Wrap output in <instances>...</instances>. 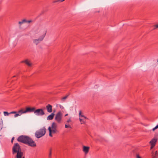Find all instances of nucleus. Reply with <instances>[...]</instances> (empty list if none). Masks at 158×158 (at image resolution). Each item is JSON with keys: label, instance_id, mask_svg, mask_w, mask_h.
<instances>
[{"label": "nucleus", "instance_id": "nucleus-1", "mask_svg": "<svg viewBox=\"0 0 158 158\" xmlns=\"http://www.w3.org/2000/svg\"><path fill=\"white\" fill-rule=\"evenodd\" d=\"M17 141L19 142L27 144L32 147H35L36 146L35 142L31 138L27 136L20 135L18 137Z\"/></svg>", "mask_w": 158, "mask_h": 158}, {"label": "nucleus", "instance_id": "nucleus-2", "mask_svg": "<svg viewBox=\"0 0 158 158\" xmlns=\"http://www.w3.org/2000/svg\"><path fill=\"white\" fill-rule=\"evenodd\" d=\"M41 31L43 32V34L40 36L38 39L33 40V43L36 45L43 40L46 35L47 33V30H46L45 29H42Z\"/></svg>", "mask_w": 158, "mask_h": 158}, {"label": "nucleus", "instance_id": "nucleus-3", "mask_svg": "<svg viewBox=\"0 0 158 158\" xmlns=\"http://www.w3.org/2000/svg\"><path fill=\"white\" fill-rule=\"evenodd\" d=\"M46 130L44 127H43L41 129H40L38 131H37L35 133V136L37 138H39L43 135L46 133Z\"/></svg>", "mask_w": 158, "mask_h": 158}, {"label": "nucleus", "instance_id": "nucleus-4", "mask_svg": "<svg viewBox=\"0 0 158 158\" xmlns=\"http://www.w3.org/2000/svg\"><path fill=\"white\" fill-rule=\"evenodd\" d=\"M22 149L19 145L18 143H15L12 148V153L13 154L19 153H22Z\"/></svg>", "mask_w": 158, "mask_h": 158}, {"label": "nucleus", "instance_id": "nucleus-5", "mask_svg": "<svg viewBox=\"0 0 158 158\" xmlns=\"http://www.w3.org/2000/svg\"><path fill=\"white\" fill-rule=\"evenodd\" d=\"M80 116V122L81 124H85L86 123V119H88V118L84 115H83V114H82L81 111L80 110L79 113Z\"/></svg>", "mask_w": 158, "mask_h": 158}, {"label": "nucleus", "instance_id": "nucleus-6", "mask_svg": "<svg viewBox=\"0 0 158 158\" xmlns=\"http://www.w3.org/2000/svg\"><path fill=\"white\" fill-rule=\"evenodd\" d=\"M62 117V114L61 112H58L56 114L55 120L59 123H61Z\"/></svg>", "mask_w": 158, "mask_h": 158}, {"label": "nucleus", "instance_id": "nucleus-7", "mask_svg": "<svg viewBox=\"0 0 158 158\" xmlns=\"http://www.w3.org/2000/svg\"><path fill=\"white\" fill-rule=\"evenodd\" d=\"M34 114L37 116H42L45 114V113L42 109H38L35 110Z\"/></svg>", "mask_w": 158, "mask_h": 158}, {"label": "nucleus", "instance_id": "nucleus-8", "mask_svg": "<svg viewBox=\"0 0 158 158\" xmlns=\"http://www.w3.org/2000/svg\"><path fill=\"white\" fill-rule=\"evenodd\" d=\"M51 131H52L53 134H55L58 132L57 130V125L55 122L53 123L52 124L51 127Z\"/></svg>", "mask_w": 158, "mask_h": 158}, {"label": "nucleus", "instance_id": "nucleus-9", "mask_svg": "<svg viewBox=\"0 0 158 158\" xmlns=\"http://www.w3.org/2000/svg\"><path fill=\"white\" fill-rule=\"evenodd\" d=\"M157 140V139L153 138L150 141L149 143L151 145V149L153 148L155 146Z\"/></svg>", "mask_w": 158, "mask_h": 158}, {"label": "nucleus", "instance_id": "nucleus-10", "mask_svg": "<svg viewBox=\"0 0 158 158\" xmlns=\"http://www.w3.org/2000/svg\"><path fill=\"white\" fill-rule=\"evenodd\" d=\"M35 108L34 107L32 108L29 107H27L26 110H24V112H25V113L27 112H34V113L35 110Z\"/></svg>", "mask_w": 158, "mask_h": 158}, {"label": "nucleus", "instance_id": "nucleus-11", "mask_svg": "<svg viewBox=\"0 0 158 158\" xmlns=\"http://www.w3.org/2000/svg\"><path fill=\"white\" fill-rule=\"evenodd\" d=\"M151 158H158V152L157 151H153L152 152Z\"/></svg>", "mask_w": 158, "mask_h": 158}, {"label": "nucleus", "instance_id": "nucleus-12", "mask_svg": "<svg viewBox=\"0 0 158 158\" xmlns=\"http://www.w3.org/2000/svg\"><path fill=\"white\" fill-rule=\"evenodd\" d=\"M89 148V147L88 146H83V151L85 154H87L88 153Z\"/></svg>", "mask_w": 158, "mask_h": 158}, {"label": "nucleus", "instance_id": "nucleus-13", "mask_svg": "<svg viewBox=\"0 0 158 158\" xmlns=\"http://www.w3.org/2000/svg\"><path fill=\"white\" fill-rule=\"evenodd\" d=\"M52 106L49 104H48L46 106V108L47 110V111L49 113H51L52 112Z\"/></svg>", "mask_w": 158, "mask_h": 158}, {"label": "nucleus", "instance_id": "nucleus-14", "mask_svg": "<svg viewBox=\"0 0 158 158\" xmlns=\"http://www.w3.org/2000/svg\"><path fill=\"white\" fill-rule=\"evenodd\" d=\"M32 22L31 20H27L25 19H23L21 21H19V24L21 25L23 23H30Z\"/></svg>", "mask_w": 158, "mask_h": 158}, {"label": "nucleus", "instance_id": "nucleus-15", "mask_svg": "<svg viewBox=\"0 0 158 158\" xmlns=\"http://www.w3.org/2000/svg\"><path fill=\"white\" fill-rule=\"evenodd\" d=\"M21 62L22 63H25L29 66H31L32 65V64L30 63L28 60H23Z\"/></svg>", "mask_w": 158, "mask_h": 158}, {"label": "nucleus", "instance_id": "nucleus-16", "mask_svg": "<svg viewBox=\"0 0 158 158\" xmlns=\"http://www.w3.org/2000/svg\"><path fill=\"white\" fill-rule=\"evenodd\" d=\"M55 114L52 113L50 115L48 116L47 117V119L48 120H51L54 117V116Z\"/></svg>", "mask_w": 158, "mask_h": 158}, {"label": "nucleus", "instance_id": "nucleus-17", "mask_svg": "<svg viewBox=\"0 0 158 158\" xmlns=\"http://www.w3.org/2000/svg\"><path fill=\"white\" fill-rule=\"evenodd\" d=\"M23 155V153H19L18 154H17L16 156V158H24V157H22Z\"/></svg>", "mask_w": 158, "mask_h": 158}, {"label": "nucleus", "instance_id": "nucleus-18", "mask_svg": "<svg viewBox=\"0 0 158 158\" xmlns=\"http://www.w3.org/2000/svg\"><path fill=\"white\" fill-rule=\"evenodd\" d=\"M17 113L19 114V116L21 115L22 114L25 113L24 112V110L23 109H21L19 110L18 112H17Z\"/></svg>", "mask_w": 158, "mask_h": 158}, {"label": "nucleus", "instance_id": "nucleus-19", "mask_svg": "<svg viewBox=\"0 0 158 158\" xmlns=\"http://www.w3.org/2000/svg\"><path fill=\"white\" fill-rule=\"evenodd\" d=\"M48 130L49 131V135L51 137H52V131H51V129L50 127H49L48 128Z\"/></svg>", "mask_w": 158, "mask_h": 158}, {"label": "nucleus", "instance_id": "nucleus-20", "mask_svg": "<svg viewBox=\"0 0 158 158\" xmlns=\"http://www.w3.org/2000/svg\"><path fill=\"white\" fill-rule=\"evenodd\" d=\"M52 149L50 148L49 150V153L48 155V158H52Z\"/></svg>", "mask_w": 158, "mask_h": 158}, {"label": "nucleus", "instance_id": "nucleus-21", "mask_svg": "<svg viewBox=\"0 0 158 158\" xmlns=\"http://www.w3.org/2000/svg\"><path fill=\"white\" fill-rule=\"evenodd\" d=\"M69 94H68L67 95H66V96H64V97L62 98H61V100L63 101L64 102V100H65L69 96Z\"/></svg>", "mask_w": 158, "mask_h": 158}, {"label": "nucleus", "instance_id": "nucleus-22", "mask_svg": "<svg viewBox=\"0 0 158 158\" xmlns=\"http://www.w3.org/2000/svg\"><path fill=\"white\" fill-rule=\"evenodd\" d=\"M4 115L5 116H8L10 114V113H9L7 112L6 111H4L3 112Z\"/></svg>", "mask_w": 158, "mask_h": 158}, {"label": "nucleus", "instance_id": "nucleus-23", "mask_svg": "<svg viewBox=\"0 0 158 158\" xmlns=\"http://www.w3.org/2000/svg\"><path fill=\"white\" fill-rule=\"evenodd\" d=\"M65 128H71V126L69 124V125H67V124H65Z\"/></svg>", "mask_w": 158, "mask_h": 158}, {"label": "nucleus", "instance_id": "nucleus-24", "mask_svg": "<svg viewBox=\"0 0 158 158\" xmlns=\"http://www.w3.org/2000/svg\"><path fill=\"white\" fill-rule=\"evenodd\" d=\"M64 0H56V1H54L53 2V3H56V2H63L64 1Z\"/></svg>", "mask_w": 158, "mask_h": 158}, {"label": "nucleus", "instance_id": "nucleus-25", "mask_svg": "<svg viewBox=\"0 0 158 158\" xmlns=\"http://www.w3.org/2000/svg\"><path fill=\"white\" fill-rule=\"evenodd\" d=\"M64 0H56V1H54L53 2V3H56V2H63L64 1Z\"/></svg>", "mask_w": 158, "mask_h": 158}, {"label": "nucleus", "instance_id": "nucleus-26", "mask_svg": "<svg viewBox=\"0 0 158 158\" xmlns=\"http://www.w3.org/2000/svg\"><path fill=\"white\" fill-rule=\"evenodd\" d=\"M154 28L153 29V30H155L157 28H158V24H156L154 25Z\"/></svg>", "mask_w": 158, "mask_h": 158}, {"label": "nucleus", "instance_id": "nucleus-27", "mask_svg": "<svg viewBox=\"0 0 158 158\" xmlns=\"http://www.w3.org/2000/svg\"><path fill=\"white\" fill-rule=\"evenodd\" d=\"M136 158H142L138 154L136 155Z\"/></svg>", "mask_w": 158, "mask_h": 158}, {"label": "nucleus", "instance_id": "nucleus-28", "mask_svg": "<svg viewBox=\"0 0 158 158\" xmlns=\"http://www.w3.org/2000/svg\"><path fill=\"white\" fill-rule=\"evenodd\" d=\"M15 114L14 115V117L15 118L19 116V114H18L17 113H16V114Z\"/></svg>", "mask_w": 158, "mask_h": 158}, {"label": "nucleus", "instance_id": "nucleus-29", "mask_svg": "<svg viewBox=\"0 0 158 158\" xmlns=\"http://www.w3.org/2000/svg\"><path fill=\"white\" fill-rule=\"evenodd\" d=\"M16 113H17V112L16 111H12L10 112V114H16Z\"/></svg>", "mask_w": 158, "mask_h": 158}, {"label": "nucleus", "instance_id": "nucleus-30", "mask_svg": "<svg viewBox=\"0 0 158 158\" xmlns=\"http://www.w3.org/2000/svg\"><path fill=\"white\" fill-rule=\"evenodd\" d=\"M14 139H15L14 137H13L12 138L11 140L12 143H13V140Z\"/></svg>", "mask_w": 158, "mask_h": 158}, {"label": "nucleus", "instance_id": "nucleus-31", "mask_svg": "<svg viewBox=\"0 0 158 158\" xmlns=\"http://www.w3.org/2000/svg\"><path fill=\"white\" fill-rule=\"evenodd\" d=\"M155 128L156 129H157L158 128V124L157 125Z\"/></svg>", "mask_w": 158, "mask_h": 158}, {"label": "nucleus", "instance_id": "nucleus-32", "mask_svg": "<svg viewBox=\"0 0 158 158\" xmlns=\"http://www.w3.org/2000/svg\"><path fill=\"white\" fill-rule=\"evenodd\" d=\"M70 121V119H69L67 121V123H68Z\"/></svg>", "mask_w": 158, "mask_h": 158}, {"label": "nucleus", "instance_id": "nucleus-33", "mask_svg": "<svg viewBox=\"0 0 158 158\" xmlns=\"http://www.w3.org/2000/svg\"><path fill=\"white\" fill-rule=\"evenodd\" d=\"M156 129L154 127V128L153 129H152V130L153 131H154Z\"/></svg>", "mask_w": 158, "mask_h": 158}, {"label": "nucleus", "instance_id": "nucleus-34", "mask_svg": "<svg viewBox=\"0 0 158 158\" xmlns=\"http://www.w3.org/2000/svg\"><path fill=\"white\" fill-rule=\"evenodd\" d=\"M17 76V75L15 76H14L13 77H16V76Z\"/></svg>", "mask_w": 158, "mask_h": 158}, {"label": "nucleus", "instance_id": "nucleus-35", "mask_svg": "<svg viewBox=\"0 0 158 158\" xmlns=\"http://www.w3.org/2000/svg\"><path fill=\"white\" fill-rule=\"evenodd\" d=\"M62 107H63V106H62V107H61V106H60V108H61Z\"/></svg>", "mask_w": 158, "mask_h": 158}, {"label": "nucleus", "instance_id": "nucleus-36", "mask_svg": "<svg viewBox=\"0 0 158 158\" xmlns=\"http://www.w3.org/2000/svg\"><path fill=\"white\" fill-rule=\"evenodd\" d=\"M62 107H63V106H62V107H61V106H60V108H61Z\"/></svg>", "mask_w": 158, "mask_h": 158}, {"label": "nucleus", "instance_id": "nucleus-37", "mask_svg": "<svg viewBox=\"0 0 158 158\" xmlns=\"http://www.w3.org/2000/svg\"><path fill=\"white\" fill-rule=\"evenodd\" d=\"M62 107H63V106H62V107H61V106H60V108H61Z\"/></svg>", "mask_w": 158, "mask_h": 158}, {"label": "nucleus", "instance_id": "nucleus-38", "mask_svg": "<svg viewBox=\"0 0 158 158\" xmlns=\"http://www.w3.org/2000/svg\"><path fill=\"white\" fill-rule=\"evenodd\" d=\"M67 115H68V114H66V115H65V116H67Z\"/></svg>", "mask_w": 158, "mask_h": 158}, {"label": "nucleus", "instance_id": "nucleus-39", "mask_svg": "<svg viewBox=\"0 0 158 158\" xmlns=\"http://www.w3.org/2000/svg\"><path fill=\"white\" fill-rule=\"evenodd\" d=\"M157 62L158 63V59H157Z\"/></svg>", "mask_w": 158, "mask_h": 158}]
</instances>
